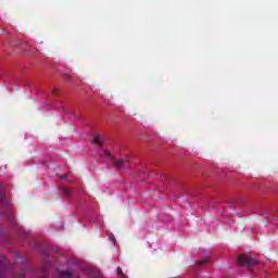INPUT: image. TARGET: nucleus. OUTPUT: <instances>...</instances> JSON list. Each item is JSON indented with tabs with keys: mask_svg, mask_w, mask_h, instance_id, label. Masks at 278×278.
I'll return each instance as SVG.
<instances>
[{
	"mask_svg": "<svg viewBox=\"0 0 278 278\" xmlns=\"http://www.w3.org/2000/svg\"><path fill=\"white\" fill-rule=\"evenodd\" d=\"M239 266H248V268H253V266H257L260 262L255 261V258L249 257L247 255L239 256L238 260Z\"/></svg>",
	"mask_w": 278,
	"mask_h": 278,
	"instance_id": "f257e3e1",
	"label": "nucleus"
},
{
	"mask_svg": "<svg viewBox=\"0 0 278 278\" xmlns=\"http://www.w3.org/2000/svg\"><path fill=\"white\" fill-rule=\"evenodd\" d=\"M105 137H101L100 135H96L92 144H99V147H103V143L105 142Z\"/></svg>",
	"mask_w": 278,
	"mask_h": 278,
	"instance_id": "f03ea898",
	"label": "nucleus"
},
{
	"mask_svg": "<svg viewBox=\"0 0 278 278\" xmlns=\"http://www.w3.org/2000/svg\"><path fill=\"white\" fill-rule=\"evenodd\" d=\"M128 160H129V157L126 156L125 159H121V160H118V161H115V162H114L115 168H121V167H123V166L125 165V163H126Z\"/></svg>",
	"mask_w": 278,
	"mask_h": 278,
	"instance_id": "7ed1b4c3",
	"label": "nucleus"
},
{
	"mask_svg": "<svg viewBox=\"0 0 278 278\" xmlns=\"http://www.w3.org/2000/svg\"><path fill=\"white\" fill-rule=\"evenodd\" d=\"M60 277H64V278H73V273H71L70 270L67 271H59Z\"/></svg>",
	"mask_w": 278,
	"mask_h": 278,
	"instance_id": "20e7f679",
	"label": "nucleus"
},
{
	"mask_svg": "<svg viewBox=\"0 0 278 278\" xmlns=\"http://www.w3.org/2000/svg\"><path fill=\"white\" fill-rule=\"evenodd\" d=\"M210 260L208 258H203L198 262V266H205V264H208Z\"/></svg>",
	"mask_w": 278,
	"mask_h": 278,
	"instance_id": "39448f33",
	"label": "nucleus"
},
{
	"mask_svg": "<svg viewBox=\"0 0 278 278\" xmlns=\"http://www.w3.org/2000/svg\"><path fill=\"white\" fill-rule=\"evenodd\" d=\"M117 275H118V277L127 278V275H125V273H123V269L121 267H117Z\"/></svg>",
	"mask_w": 278,
	"mask_h": 278,
	"instance_id": "423d86ee",
	"label": "nucleus"
},
{
	"mask_svg": "<svg viewBox=\"0 0 278 278\" xmlns=\"http://www.w3.org/2000/svg\"><path fill=\"white\" fill-rule=\"evenodd\" d=\"M63 194H65V197H71V189L68 187H64Z\"/></svg>",
	"mask_w": 278,
	"mask_h": 278,
	"instance_id": "0eeeda50",
	"label": "nucleus"
},
{
	"mask_svg": "<svg viewBox=\"0 0 278 278\" xmlns=\"http://www.w3.org/2000/svg\"><path fill=\"white\" fill-rule=\"evenodd\" d=\"M18 236H20V238H22V240H25V238H27V232L20 230Z\"/></svg>",
	"mask_w": 278,
	"mask_h": 278,
	"instance_id": "6e6552de",
	"label": "nucleus"
},
{
	"mask_svg": "<svg viewBox=\"0 0 278 278\" xmlns=\"http://www.w3.org/2000/svg\"><path fill=\"white\" fill-rule=\"evenodd\" d=\"M103 153L108 160H112V154L108 150H104Z\"/></svg>",
	"mask_w": 278,
	"mask_h": 278,
	"instance_id": "1a4fd4ad",
	"label": "nucleus"
},
{
	"mask_svg": "<svg viewBox=\"0 0 278 278\" xmlns=\"http://www.w3.org/2000/svg\"><path fill=\"white\" fill-rule=\"evenodd\" d=\"M15 278H25V269L22 273L17 274Z\"/></svg>",
	"mask_w": 278,
	"mask_h": 278,
	"instance_id": "9d476101",
	"label": "nucleus"
},
{
	"mask_svg": "<svg viewBox=\"0 0 278 278\" xmlns=\"http://www.w3.org/2000/svg\"><path fill=\"white\" fill-rule=\"evenodd\" d=\"M9 261L5 256H2L1 263L0 264H8Z\"/></svg>",
	"mask_w": 278,
	"mask_h": 278,
	"instance_id": "9b49d317",
	"label": "nucleus"
},
{
	"mask_svg": "<svg viewBox=\"0 0 278 278\" xmlns=\"http://www.w3.org/2000/svg\"><path fill=\"white\" fill-rule=\"evenodd\" d=\"M68 79H71V74H64V80L68 81Z\"/></svg>",
	"mask_w": 278,
	"mask_h": 278,
	"instance_id": "f8f14e48",
	"label": "nucleus"
},
{
	"mask_svg": "<svg viewBox=\"0 0 278 278\" xmlns=\"http://www.w3.org/2000/svg\"><path fill=\"white\" fill-rule=\"evenodd\" d=\"M42 278H47V269L42 270Z\"/></svg>",
	"mask_w": 278,
	"mask_h": 278,
	"instance_id": "ddd939ff",
	"label": "nucleus"
},
{
	"mask_svg": "<svg viewBox=\"0 0 278 278\" xmlns=\"http://www.w3.org/2000/svg\"><path fill=\"white\" fill-rule=\"evenodd\" d=\"M58 92H60L58 89H53L52 91L53 94H58Z\"/></svg>",
	"mask_w": 278,
	"mask_h": 278,
	"instance_id": "4468645a",
	"label": "nucleus"
},
{
	"mask_svg": "<svg viewBox=\"0 0 278 278\" xmlns=\"http://www.w3.org/2000/svg\"><path fill=\"white\" fill-rule=\"evenodd\" d=\"M61 179H63L64 181H66V179H68L66 176H62Z\"/></svg>",
	"mask_w": 278,
	"mask_h": 278,
	"instance_id": "2eb2a0df",
	"label": "nucleus"
},
{
	"mask_svg": "<svg viewBox=\"0 0 278 278\" xmlns=\"http://www.w3.org/2000/svg\"><path fill=\"white\" fill-rule=\"evenodd\" d=\"M11 227H15V224L13 222H11Z\"/></svg>",
	"mask_w": 278,
	"mask_h": 278,
	"instance_id": "dca6fc26",
	"label": "nucleus"
},
{
	"mask_svg": "<svg viewBox=\"0 0 278 278\" xmlns=\"http://www.w3.org/2000/svg\"><path fill=\"white\" fill-rule=\"evenodd\" d=\"M0 277H3V275L0 274Z\"/></svg>",
	"mask_w": 278,
	"mask_h": 278,
	"instance_id": "f3484780",
	"label": "nucleus"
}]
</instances>
